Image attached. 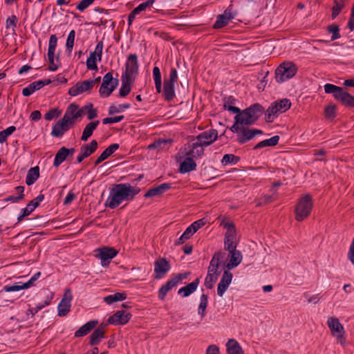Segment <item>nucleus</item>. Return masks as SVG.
<instances>
[{"label":"nucleus","mask_w":354,"mask_h":354,"mask_svg":"<svg viewBox=\"0 0 354 354\" xmlns=\"http://www.w3.org/2000/svg\"><path fill=\"white\" fill-rule=\"evenodd\" d=\"M132 315L124 310L116 311L113 315L110 316L107 320L108 324L115 326L124 325L131 318Z\"/></svg>","instance_id":"obj_13"},{"label":"nucleus","mask_w":354,"mask_h":354,"mask_svg":"<svg viewBox=\"0 0 354 354\" xmlns=\"http://www.w3.org/2000/svg\"><path fill=\"white\" fill-rule=\"evenodd\" d=\"M240 158L234 154H225L222 158L221 162L223 165L228 164L236 165Z\"/></svg>","instance_id":"obj_46"},{"label":"nucleus","mask_w":354,"mask_h":354,"mask_svg":"<svg viewBox=\"0 0 354 354\" xmlns=\"http://www.w3.org/2000/svg\"><path fill=\"white\" fill-rule=\"evenodd\" d=\"M99 123V120H95L88 123L84 129L81 140L83 141H86L92 136L93 131L96 129Z\"/></svg>","instance_id":"obj_32"},{"label":"nucleus","mask_w":354,"mask_h":354,"mask_svg":"<svg viewBox=\"0 0 354 354\" xmlns=\"http://www.w3.org/2000/svg\"><path fill=\"white\" fill-rule=\"evenodd\" d=\"M16 130L15 127L10 126L6 129L0 131V143L4 142L7 138Z\"/></svg>","instance_id":"obj_50"},{"label":"nucleus","mask_w":354,"mask_h":354,"mask_svg":"<svg viewBox=\"0 0 354 354\" xmlns=\"http://www.w3.org/2000/svg\"><path fill=\"white\" fill-rule=\"evenodd\" d=\"M118 251L113 248L103 247L96 250L95 257L100 259L102 266H107L110 260L114 258Z\"/></svg>","instance_id":"obj_10"},{"label":"nucleus","mask_w":354,"mask_h":354,"mask_svg":"<svg viewBox=\"0 0 354 354\" xmlns=\"http://www.w3.org/2000/svg\"><path fill=\"white\" fill-rule=\"evenodd\" d=\"M232 274L228 270H224L217 288V294L219 297H222L232 282Z\"/></svg>","instance_id":"obj_19"},{"label":"nucleus","mask_w":354,"mask_h":354,"mask_svg":"<svg viewBox=\"0 0 354 354\" xmlns=\"http://www.w3.org/2000/svg\"><path fill=\"white\" fill-rule=\"evenodd\" d=\"M155 0H147L145 2L140 3L138 7L135 8L131 12V15H133L135 17L137 15H138L140 12L145 10L148 7L151 6L154 3Z\"/></svg>","instance_id":"obj_43"},{"label":"nucleus","mask_w":354,"mask_h":354,"mask_svg":"<svg viewBox=\"0 0 354 354\" xmlns=\"http://www.w3.org/2000/svg\"><path fill=\"white\" fill-rule=\"evenodd\" d=\"M78 108L79 106L77 104H71L64 115V117L68 120L71 121L73 124H75V121L77 120Z\"/></svg>","instance_id":"obj_27"},{"label":"nucleus","mask_w":354,"mask_h":354,"mask_svg":"<svg viewBox=\"0 0 354 354\" xmlns=\"http://www.w3.org/2000/svg\"><path fill=\"white\" fill-rule=\"evenodd\" d=\"M44 198V196L43 194H39L35 199L31 201L26 206V207L24 208V209H27L28 212V214L30 215L31 212L39 205V203L41 202Z\"/></svg>","instance_id":"obj_41"},{"label":"nucleus","mask_w":354,"mask_h":354,"mask_svg":"<svg viewBox=\"0 0 354 354\" xmlns=\"http://www.w3.org/2000/svg\"><path fill=\"white\" fill-rule=\"evenodd\" d=\"M227 354H244V352L239 342L230 339L226 343Z\"/></svg>","instance_id":"obj_28"},{"label":"nucleus","mask_w":354,"mask_h":354,"mask_svg":"<svg viewBox=\"0 0 354 354\" xmlns=\"http://www.w3.org/2000/svg\"><path fill=\"white\" fill-rule=\"evenodd\" d=\"M68 155L63 147H61L57 153L55 154V160L53 162V165L56 167L59 166L64 160H66L68 158Z\"/></svg>","instance_id":"obj_40"},{"label":"nucleus","mask_w":354,"mask_h":354,"mask_svg":"<svg viewBox=\"0 0 354 354\" xmlns=\"http://www.w3.org/2000/svg\"><path fill=\"white\" fill-rule=\"evenodd\" d=\"M344 7V3L343 0H341L339 2L335 1V5L333 7L332 10V19H334L340 12V11L342 10V8Z\"/></svg>","instance_id":"obj_49"},{"label":"nucleus","mask_w":354,"mask_h":354,"mask_svg":"<svg viewBox=\"0 0 354 354\" xmlns=\"http://www.w3.org/2000/svg\"><path fill=\"white\" fill-rule=\"evenodd\" d=\"M179 282H180V277H173L169 280L165 285H163L158 291V297L160 299H163L167 293L174 286H176Z\"/></svg>","instance_id":"obj_20"},{"label":"nucleus","mask_w":354,"mask_h":354,"mask_svg":"<svg viewBox=\"0 0 354 354\" xmlns=\"http://www.w3.org/2000/svg\"><path fill=\"white\" fill-rule=\"evenodd\" d=\"M230 252V261L226 267L228 270L236 267L242 261V254L239 250H231Z\"/></svg>","instance_id":"obj_22"},{"label":"nucleus","mask_w":354,"mask_h":354,"mask_svg":"<svg viewBox=\"0 0 354 354\" xmlns=\"http://www.w3.org/2000/svg\"><path fill=\"white\" fill-rule=\"evenodd\" d=\"M183 153L185 156H189L193 158H198L203 156L204 147L196 140L189 143L187 147H185Z\"/></svg>","instance_id":"obj_17"},{"label":"nucleus","mask_w":354,"mask_h":354,"mask_svg":"<svg viewBox=\"0 0 354 354\" xmlns=\"http://www.w3.org/2000/svg\"><path fill=\"white\" fill-rule=\"evenodd\" d=\"M124 115H118L115 117L105 118L102 120V122L104 124L116 123L122 121L124 119Z\"/></svg>","instance_id":"obj_59"},{"label":"nucleus","mask_w":354,"mask_h":354,"mask_svg":"<svg viewBox=\"0 0 354 354\" xmlns=\"http://www.w3.org/2000/svg\"><path fill=\"white\" fill-rule=\"evenodd\" d=\"M57 38L55 35H52L49 39L48 58V59H55V52L57 46Z\"/></svg>","instance_id":"obj_39"},{"label":"nucleus","mask_w":354,"mask_h":354,"mask_svg":"<svg viewBox=\"0 0 354 354\" xmlns=\"http://www.w3.org/2000/svg\"><path fill=\"white\" fill-rule=\"evenodd\" d=\"M336 107L335 105H330L325 109V115L327 118L333 119L335 117Z\"/></svg>","instance_id":"obj_57"},{"label":"nucleus","mask_w":354,"mask_h":354,"mask_svg":"<svg viewBox=\"0 0 354 354\" xmlns=\"http://www.w3.org/2000/svg\"><path fill=\"white\" fill-rule=\"evenodd\" d=\"M234 122V124L230 128V131L236 133V140L240 144H244L257 135H261L263 131L260 129H249L246 124Z\"/></svg>","instance_id":"obj_3"},{"label":"nucleus","mask_w":354,"mask_h":354,"mask_svg":"<svg viewBox=\"0 0 354 354\" xmlns=\"http://www.w3.org/2000/svg\"><path fill=\"white\" fill-rule=\"evenodd\" d=\"M218 138V132L216 129H209L200 133L196 138V140L203 147L212 144Z\"/></svg>","instance_id":"obj_14"},{"label":"nucleus","mask_w":354,"mask_h":354,"mask_svg":"<svg viewBox=\"0 0 354 354\" xmlns=\"http://www.w3.org/2000/svg\"><path fill=\"white\" fill-rule=\"evenodd\" d=\"M37 89L35 86H34L33 82L30 84L27 87L24 88L22 91L23 95L27 97L32 95Z\"/></svg>","instance_id":"obj_62"},{"label":"nucleus","mask_w":354,"mask_h":354,"mask_svg":"<svg viewBox=\"0 0 354 354\" xmlns=\"http://www.w3.org/2000/svg\"><path fill=\"white\" fill-rule=\"evenodd\" d=\"M235 104L236 100L233 97H225L223 100V109L237 115L240 112V109L235 106Z\"/></svg>","instance_id":"obj_33"},{"label":"nucleus","mask_w":354,"mask_h":354,"mask_svg":"<svg viewBox=\"0 0 354 354\" xmlns=\"http://www.w3.org/2000/svg\"><path fill=\"white\" fill-rule=\"evenodd\" d=\"M94 85V80H85L81 82H77L69 89L68 93L71 96H76L80 93L91 90Z\"/></svg>","instance_id":"obj_18"},{"label":"nucleus","mask_w":354,"mask_h":354,"mask_svg":"<svg viewBox=\"0 0 354 354\" xmlns=\"http://www.w3.org/2000/svg\"><path fill=\"white\" fill-rule=\"evenodd\" d=\"M95 0H82L77 6V9L81 12L86 9Z\"/></svg>","instance_id":"obj_60"},{"label":"nucleus","mask_w":354,"mask_h":354,"mask_svg":"<svg viewBox=\"0 0 354 354\" xmlns=\"http://www.w3.org/2000/svg\"><path fill=\"white\" fill-rule=\"evenodd\" d=\"M297 68L292 62H283L277 68L275 78L277 82L281 83L294 77Z\"/></svg>","instance_id":"obj_6"},{"label":"nucleus","mask_w":354,"mask_h":354,"mask_svg":"<svg viewBox=\"0 0 354 354\" xmlns=\"http://www.w3.org/2000/svg\"><path fill=\"white\" fill-rule=\"evenodd\" d=\"M97 148V142L91 140L89 145H84L80 148V151L87 158L93 153Z\"/></svg>","instance_id":"obj_37"},{"label":"nucleus","mask_w":354,"mask_h":354,"mask_svg":"<svg viewBox=\"0 0 354 354\" xmlns=\"http://www.w3.org/2000/svg\"><path fill=\"white\" fill-rule=\"evenodd\" d=\"M60 114V111L57 109H53L50 110L44 115V118L46 120H51L54 118H57Z\"/></svg>","instance_id":"obj_58"},{"label":"nucleus","mask_w":354,"mask_h":354,"mask_svg":"<svg viewBox=\"0 0 354 354\" xmlns=\"http://www.w3.org/2000/svg\"><path fill=\"white\" fill-rule=\"evenodd\" d=\"M199 279L196 278L194 281L179 289L178 293L186 297L193 293L199 284Z\"/></svg>","instance_id":"obj_29"},{"label":"nucleus","mask_w":354,"mask_h":354,"mask_svg":"<svg viewBox=\"0 0 354 354\" xmlns=\"http://www.w3.org/2000/svg\"><path fill=\"white\" fill-rule=\"evenodd\" d=\"M139 191V189L132 187L129 184H118L111 189L110 195L105 203V205L111 209H115L119 206L122 201L133 199Z\"/></svg>","instance_id":"obj_1"},{"label":"nucleus","mask_w":354,"mask_h":354,"mask_svg":"<svg viewBox=\"0 0 354 354\" xmlns=\"http://www.w3.org/2000/svg\"><path fill=\"white\" fill-rule=\"evenodd\" d=\"M276 198H277V197H276V196H274V194H273L272 196L264 195L259 199V201L257 202V205L261 206V205L268 204V203L274 201Z\"/></svg>","instance_id":"obj_52"},{"label":"nucleus","mask_w":354,"mask_h":354,"mask_svg":"<svg viewBox=\"0 0 354 354\" xmlns=\"http://www.w3.org/2000/svg\"><path fill=\"white\" fill-rule=\"evenodd\" d=\"M227 12H225L224 15H218L215 24H214V28H220L225 26L230 20V17H226Z\"/></svg>","instance_id":"obj_45"},{"label":"nucleus","mask_w":354,"mask_h":354,"mask_svg":"<svg viewBox=\"0 0 354 354\" xmlns=\"http://www.w3.org/2000/svg\"><path fill=\"white\" fill-rule=\"evenodd\" d=\"M225 258V254L223 252H216L210 261L207 273L218 279V277L221 272L219 268L221 264L223 263Z\"/></svg>","instance_id":"obj_9"},{"label":"nucleus","mask_w":354,"mask_h":354,"mask_svg":"<svg viewBox=\"0 0 354 354\" xmlns=\"http://www.w3.org/2000/svg\"><path fill=\"white\" fill-rule=\"evenodd\" d=\"M194 233L192 232L191 228L189 227L185 230L184 233L176 240V245H181L189 239Z\"/></svg>","instance_id":"obj_47"},{"label":"nucleus","mask_w":354,"mask_h":354,"mask_svg":"<svg viewBox=\"0 0 354 354\" xmlns=\"http://www.w3.org/2000/svg\"><path fill=\"white\" fill-rule=\"evenodd\" d=\"M39 176V167H35L30 168L27 174L26 183L28 185H32Z\"/></svg>","instance_id":"obj_34"},{"label":"nucleus","mask_w":354,"mask_h":354,"mask_svg":"<svg viewBox=\"0 0 354 354\" xmlns=\"http://www.w3.org/2000/svg\"><path fill=\"white\" fill-rule=\"evenodd\" d=\"M98 324L97 320H91L81 326L75 333V337H80L87 335L92 329H93Z\"/></svg>","instance_id":"obj_23"},{"label":"nucleus","mask_w":354,"mask_h":354,"mask_svg":"<svg viewBox=\"0 0 354 354\" xmlns=\"http://www.w3.org/2000/svg\"><path fill=\"white\" fill-rule=\"evenodd\" d=\"M118 85V80L113 77L111 72L103 77L102 83L100 88V94L102 97H109Z\"/></svg>","instance_id":"obj_8"},{"label":"nucleus","mask_w":354,"mask_h":354,"mask_svg":"<svg viewBox=\"0 0 354 354\" xmlns=\"http://www.w3.org/2000/svg\"><path fill=\"white\" fill-rule=\"evenodd\" d=\"M327 30L328 32L332 33V41L339 39L340 37L339 28L338 26L335 24L330 25L328 26Z\"/></svg>","instance_id":"obj_51"},{"label":"nucleus","mask_w":354,"mask_h":354,"mask_svg":"<svg viewBox=\"0 0 354 354\" xmlns=\"http://www.w3.org/2000/svg\"><path fill=\"white\" fill-rule=\"evenodd\" d=\"M340 101L344 105L348 107H354V96L345 91L342 88L336 99Z\"/></svg>","instance_id":"obj_25"},{"label":"nucleus","mask_w":354,"mask_h":354,"mask_svg":"<svg viewBox=\"0 0 354 354\" xmlns=\"http://www.w3.org/2000/svg\"><path fill=\"white\" fill-rule=\"evenodd\" d=\"M205 354H220L219 348L215 344H212L207 347Z\"/></svg>","instance_id":"obj_64"},{"label":"nucleus","mask_w":354,"mask_h":354,"mask_svg":"<svg viewBox=\"0 0 354 354\" xmlns=\"http://www.w3.org/2000/svg\"><path fill=\"white\" fill-rule=\"evenodd\" d=\"M236 245L235 244V239H225V249L229 252L235 250Z\"/></svg>","instance_id":"obj_61"},{"label":"nucleus","mask_w":354,"mask_h":354,"mask_svg":"<svg viewBox=\"0 0 354 354\" xmlns=\"http://www.w3.org/2000/svg\"><path fill=\"white\" fill-rule=\"evenodd\" d=\"M138 62L137 55L131 54L129 56L126 63V70L122 77L133 78V76L138 73Z\"/></svg>","instance_id":"obj_15"},{"label":"nucleus","mask_w":354,"mask_h":354,"mask_svg":"<svg viewBox=\"0 0 354 354\" xmlns=\"http://www.w3.org/2000/svg\"><path fill=\"white\" fill-rule=\"evenodd\" d=\"M163 95L165 98L170 101L175 97L174 84L165 80L163 86Z\"/></svg>","instance_id":"obj_35"},{"label":"nucleus","mask_w":354,"mask_h":354,"mask_svg":"<svg viewBox=\"0 0 354 354\" xmlns=\"http://www.w3.org/2000/svg\"><path fill=\"white\" fill-rule=\"evenodd\" d=\"M73 295L69 288L66 289L62 299L58 304V315L59 317L66 316L71 310V301Z\"/></svg>","instance_id":"obj_12"},{"label":"nucleus","mask_w":354,"mask_h":354,"mask_svg":"<svg viewBox=\"0 0 354 354\" xmlns=\"http://www.w3.org/2000/svg\"><path fill=\"white\" fill-rule=\"evenodd\" d=\"M217 279H218L214 276H212L211 274L207 273V275L205 279V286L207 288L212 289L214 287V283L217 281Z\"/></svg>","instance_id":"obj_56"},{"label":"nucleus","mask_w":354,"mask_h":354,"mask_svg":"<svg viewBox=\"0 0 354 354\" xmlns=\"http://www.w3.org/2000/svg\"><path fill=\"white\" fill-rule=\"evenodd\" d=\"M75 32L74 30H72L67 37L66 46L67 49L69 50L70 53L72 51L73 45H74V41H75Z\"/></svg>","instance_id":"obj_53"},{"label":"nucleus","mask_w":354,"mask_h":354,"mask_svg":"<svg viewBox=\"0 0 354 354\" xmlns=\"http://www.w3.org/2000/svg\"><path fill=\"white\" fill-rule=\"evenodd\" d=\"M133 82V78L122 77V86L119 91L121 97H126L130 93Z\"/></svg>","instance_id":"obj_31"},{"label":"nucleus","mask_w":354,"mask_h":354,"mask_svg":"<svg viewBox=\"0 0 354 354\" xmlns=\"http://www.w3.org/2000/svg\"><path fill=\"white\" fill-rule=\"evenodd\" d=\"M4 290L7 292L19 291L21 290L27 289L25 283L21 285L6 286L3 288Z\"/></svg>","instance_id":"obj_55"},{"label":"nucleus","mask_w":354,"mask_h":354,"mask_svg":"<svg viewBox=\"0 0 354 354\" xmlns=\"http://www.w3.org/2000/svg\"><path fill=\"white\" fill-rule=\"evenodd\" d=\"M291 106V102L288 99H282L271 104L266 112V120L272 122L279 113H282L288 110Z\"/></svg>","instance_id":"obj_4"},{"label":"nucleus","mask_w":354,"mask_h":354,"mask_svg":"<svg viewBox=\"0 0 354 354\" xmlns=\"http://www.w3.org/2000/svg\"><path fill=\"white\" fill-rule=\"evenodd\" d=\"M342 87L335 86L334 84H326L324 86V91L326 93H331L333 94V97L336 100L337 97V95L339 94V92L342 90Z\"/></svg>","instance_id":"obj_44"},{"label":"nucleus","mask_w":354,"mask_h":354,"mask_svg":"<svg viewBox=\"0 0 354 354\" xmlns=\"http://www.w3.org/2000/svg\"><path fill=\"white\" fill-rule=\"evenodd\" d=\"M127 298V295L125 293L117 292L114 295H110L104 297L103 300L107 304H111L113 302L118 301H123Z\"/></svg>","instance_id":"obj_38"},{"label":"nucleus","mask_w":354,"mask_h":354,"mask_svg":"<svg viewBox=\"0 0 354 354\" xmlns=\"http://www.w3.org/2000/svg\"><path fill=\"white\" fill-rule=\"evenodd\" d=\"M104 328V326H100L93 332L90 336L91 345H97L100 342L101 339L104 337L105 330Z\"/></svg>","instance_id":"obj_30"},{"label":"nucleus","mask_w":354,"mask_h":354,"mask_svg":"<svg viewBox=\"0 0 354 354\" xmlns=\"http://www.w3.org/2000/svg\"><path fill=\"white\" fill-rule=\"evenodd\" d=\"M279 140V136H274L269 139L262 140L257 143L254 147V149H258L266 147H273L278 144Z\"/></svg>","instance_id":"obj_36"},{"label":"nucleus","mask_w":354,"mask_h":354,"mask_svg":"<svg viewBox=\"0 0 354 354\" xmlns=\"http://www.w3.org/2000/svg\"><path fill=\"white\" fill-rule=\"evenodd\" d=\"M206 223V221L204 218L199 219L195 222H194L192 224H191L189 227L191 228L192 232L195 233L198 230H199L201 227L205 225Z\"/></svg>","instance_id":"obj_54"},{"label":"nucleus","mask_w":354,"mask_h":354,"mask_svg":"<svg viewBox=\"0 0 354 354\" xmlns=\"http://www.w3.org/2000/svg\"><path fill=\"white\" fill-rule=\"evenodd\" d=\"M169 262L165 258H160L154 262V272L156 279L163 277L170 270Z\"/></svg>","instance_id":"obj_16"},{"label":"nucleus","mask_w":354,"mask_h":354,"mask_svg":"<svg viewBox=\"0 0 354 354\" xmlns=\"http://www.w3.org/2000/svg\"><path fill=\"white\" fill-rule=\"evenodd\" d=\"M171 185L170 183L161 184L156 187H153V188L149 189L145 194V196L146 198H149V197H152V196L161 195L169 189L171 188Z\"/></svg>","instance_id":"obj_24"},{"label":"nucleus","mask_w":354,"mask_h":354,"mask_svg":"<svg viewBox=\"0 0 354 354\" xmlns=\"http://www.w3.org/2000/svg\"><path fill=\"white\" fill-rule=\"evenodd\" d=\"M263 112V108L259 104H254L243 111H241L234 117V122L252 125L259 118Z\"/></svg>","instance_id":"obj_2"},{"label":"nucleus","mask_w":354,"mask_h":354,"mask_svg":"<svg viewBox=\"0 0 354 354\" xmlns=\"http://www.w3.org/2000/svg\"><path fill=\"white\" fill-rule=\"evenodd\" d=\"M186 158L180 163L179 171L181 174H185L194 171L196 168V163L194 158L189 156H185Z\"/></svg>","instance_id":"obj_21"},{"label":"nucleus","mask_w":354,"mask_h":354,"mask_svg":"<svg viewBox=\"0 0 354 354\" xmlns=\"http://www.w3.org/2000/svg\"><path fill=\"white\" fill-rule=\"evenodd\" d=\"M327 325L330 328L331 335L335 337L341 344H344L346 340L345 330L339 319L335 317H330L327 319Z\"/></svg>","instance_id":"obj_7"},{"label":"nucleus","mask_w":354,"mask_h":354,"mask_svg":"<svg viewBox=\"0 0 354 354\" xmlns=\"http://www.w3.org/2000/svg\"><path fill=\"white\" fill-rule=\"evenodd\" d=\"M74 124L71 121L68 120L64 116L58 120L53 126L51 131V135L53 137H62L65 132L68 131Z\"/></svg>","instance_id":"obj_11"},{"label":"nucleus","mask_w":354,"mask_h":354,"mask_svg":"<svg viewBox=\"0 0 354 354\" xmlns=\"http://www.w3.org/2000/svg\"><path fill=\"white\" fill-rule=\"evenodd\" d=\"M208 303V297L207 295L203 294L201 297V302L198 306V313L201 316V317H204L205 315L206 308L207 306Z\"/></svg>","instance_id":"obj_42"},{"label":"nucleus","mask_w":354,"mask_h":354,"mask_svg":"<svg viewBox=\"0 0 354 354\" xmlns=\"http://www.w3.org/2000/svg\"><path fill=\"white\" fill-rule=\"evenodd\" d=\"M313 208L312 197L310 194H306L301 197L295 207V218L301 221L308 217Z\"/></svg>","instance_id":"obj_5"},{"label":"nucleus","mask_w":354,"mask_h":354,"mask_svg":"<svg viewBox=\"0 0 354 354\" xmlns=\"http://www.w3.org/2000/svg\"><path fill=\"white\" fill-rule=\"evenodd\" d=\"M119 148L118 144H112L109 146L96 159L95 161V165H99L100 162L107 159L111 155H112Z\"/></svg>","instance_id":"obj_26"},{"label":"nucleus","mask_w":354,"mask_h":354,"mask_svg":"<svg viewBox=\"0 0 354 354\" xmlns=\"http://www.w3.org/2000/svg\"><path fill=\"white\" fill-rule=\"evenodd\" d=\"M102 49H103V41H100L96 45L95 51L91 52V53H94L96 56H97V59L99 61H101V59H102Z\"/></svg>","instance_id":"obj_63"},{"label":"nucleus","mask_w":354,"mask_h":354,"mask_svg":"<svg viewBox=\"0 0 354 354\" xmlns=\"http://www.w3.org/2000/svg\"><path fill=\"white\" fill-rule=\"evenodd\" d=\"M97 56H96L94 53H90L89 57H88L86 60V66L87 68L89 70H95L97 68V64H96V60H97Z\"/></svg>","instance_id":"obj_48"}]
</instances>
